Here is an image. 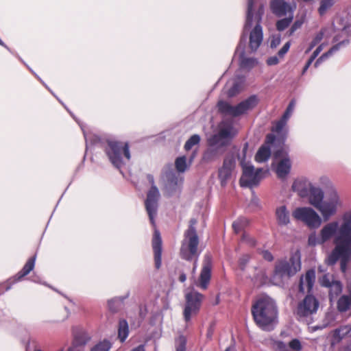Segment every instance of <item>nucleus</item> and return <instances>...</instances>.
<instances>
[{
    "label": "nucleus",
    "instance_id": "f257e3e1",
    "mask_svg": "<svg viewBox=\"0 0 351 351\" xmlns=\"http://www.w3.org/2000/svg\"><path fill=\"white\" fill-rule=\"evenodd\" d=\"M333 239L335 248L328 255L326 263L335 265L340 259L341 271L346 274L351 261V209L344 211L339 220L330 221L323 226L317 236L312 232L308 238L310 246L324 244Z\"/></svg>",
    "mask_w": 351,
    "mask_h": 351
},
{
    "label": "nucleus",
    "instance_id": "f03ea898",
    "mask_svg": "<svg viewBox=\"0 0 351 351\" xmlns=\"http://www.w3.org/2000/svg\"><path fill=\"white\" fill-rule=\"evenodd\" d=\"M251 313L256 326L264 332L273 331L278 324V309L276 301L265 294L252 304Z\"/></svg>",
    "mask_w": 351,
    "mask_h": 351
},
{
    "label": "nucleus",
    "instance_id": "7ed1b4c3",
    "mask_svg": "<svg viewBox=\"0 0 351 351\" xmlns=\"http://www.w3.org/2000/svg\"><path fill=\"white\" fill-rule=\"evenodd\" d=\"M104 152L112 167L123 173L122 169L132 158L129 142L108 138Z\"/></svg>",
    "mask_w": 351,
    "mask_h": 351
},
{
    "label": "nucleus",
    "instance_id": "20e7f679",
    "mask_svg": "<svg viewBox=\"0 0 351 351\" xmlns=\"http://www.w3.org/2000/svg\"><path fill=\"white\" fill-rule=\"evenodd\" d=\"M254 0L247 1L245 21L243 25L239 42L234 51V56L239 53V68L241 69L250 70L257 64V60L256 58H247L245 56V47L247 40L248 32L253 25V19L254 16Z\"/></svg>",
    "mask_w": 351,
    "mask_h": 351
},
{
    "label": "nucleus",
    "instance_id": "39448f33",
    "mask_svg": "<svg viewBox=\"0 0 351 351\" xmlns=\"http://www.w3.org/2000/svg\"><path fill=\"white\" fill-rule=\"evenodd\" d=\"M197 223V220L195 218L190 219L189 227L184 234V237L188 240L187 244L185 245L183 243L180 247V256L182 259L187 261H191L193 258H195V262H197L200 254L197 251L199 237L195 227Z\"/></svg>",
    "mask_w": 351,
    "mask_h": 351
},
{
    "label": "nucleus",
    "instance_id": "423d86ee",
    "mask_svg": "<svg viewBox=\"0 0 351 351\" xmlns=\"http://www.w3.org/2000/svg\"><path fill=\"white\" fill-rule=\"evenodd\" d=\"M273 152V158L278 159L283 152V139L276 136L274 134H268L266 136L264 143L258 148L255 160L258 163H263L269 160Z\"/></svg>",
    "mask_w": 351,
    "mask_h": 351
},
{
    "label": "nucleus",
    "instance_id": "0eeeda50",
    "mask_svg": "<svg viewBox=\"0 0 351 351\" xmlns=\"http://www.w3.org/2000/svg\"><path fill=\"white\" fill-rule=\"evenodd\" d=\"M342 206V202L340 196L335 189H331L328 192L326 197L317 207V210L320 213L322 217L325 220H329L335 215Z\"/></svg>",
    "mask_w": 351,
    "mask_h": 351
},
{
    "label": "nucleus",
    "instance_id": "6e6552de",
    "mask_svg": "<svg viewBox=\"0 0 351 351\" xmlns=\"http://www.w3.org/2000/svg\"><path fill=\"white\" fill-rule=\"evenodd\" d=\"M293 217L303 223L311 230L319 228L322 223V219L319 214L311 207H298L292 213Z\"/></svg>",
    "mask_w": 351,
    "mask_h": 351
},
{
    "label": "nucleus",
    "instance_id": "1a4fd4ad",
    "mask_svg": "<svg viewBox=\"0 0 351 351\" xmlns=\"http://www.w3.org/2000/svg\"><path fill=\"white\" fill-rule=\"evenodd\" d=\"M236 167L237 157L234 153H228L223 158L221 167L218 169V178L222 186H225L232 178L235 172Z\"/></svg>",
    "mask_w": 351,
    "mask_h": 351
},
{
    "label": "nucleus",
    "instance_id": "9d476101",
    "mask_svg": "<svg viewBox=\"0 0 351 351\" xmlns=\"http://www.w3.org/2000/svg\"><path fill=\"white\" fill-rule=\"evenodd\" d=\"M204 295L193 289L185 295L186 304L184 308V318L186 322H189L191 319L193 313L196 314L200 309L201 304Z\"/></svg>",
    "mask_w": 351,
    "mask_h": 351
},
{
    "label": "nucleus",
    "instance_id": "9b49d317",
    "mask_svg": "<svg viewBox=\"0 0 351 351\" xmlns=\"http://www.w3.org/2000/svg\"><path fill=\"white\" fill-rule=\"evenodd\" d=\"M159 197L160 192L158 187L156 186H151L147 193L145 206L150 223L153 226H156L155 217L158 212Z\"/></svg>",
    "mask_w": 351,
    "mask_h": 351
},
{
    "label": "nucleus",
    "instance_id": "f8f14e48",
    "mask_svg": "<svg viewBox=\"0 0 351 351\" xmlns=\"http://www.w3.org/2000/svg\"><path fill=\"white\" fill-rule=\"evenodd\" d=\"M233 127L231 124H228L227 126L220 130L216 134L213 135L208 140V145L219 147V150L222 147L229 145L234 134L232 133Z\"/></svg>",
    "mask_w": 351,
    "mask_h": 351
},
{
    "label": "nucleus",
    "instance_id": "ddd939ff",
    "mask_svg": "<svg viewBox=\"0 0 351 351\" xmlns=\"http://www.w3.org/2000/svg\"><path fill=\"white\" fill-rule=\"evenodd\" d=\"M319 306V301L312 295H307L304 300L298 304L297 308V315L300 317H308L318 310Z\"/></svg>",
    "mask_w": 351,
    "mask_h": 351
},
{
    "label": "nucleus",
    "instance_id": "4468645a",
    "mask_svg": "<svg viewBox=\"0 0 351 351\" xmlns=\"http://www.w3.org/2000/svg\"><path fill=\"white\" fill-rule=\"evenodd\" d=\"M36 259V254L30 257L23 268L14 276L8 279L3 285L5 286V290L9 291L12 287L16 282L21 281L25 276L28 275L34 268Z\"/></svg>",
    "mask_w": 351,
    "mask_h": 351
},
{
    "label": "nucleus",
    "instance_id": "2eb2a0df",
    "mask_svg": "<svg viewBox=\"0 0 351 351\" xmlns=\"http://www.w3.org/2000/svg\"><path fill=\"white\" fill-rule=\"evenodd\" d=\"M164 188L168 196H173L178 189L177 173L171 167L165 173Z\"/></svg>",
    "mask_w": 351,
    "mask_h": 351
},
{
    "label": "nucleus",
    "instance_id": "dca6fc26",
    "mask_svg": "<svg viewBox=\"0 0 351 351\" xmlns=\"http://www.w3.org/2000/svg\"><path fill=\"white\" fill-rule=\"evenodd\" d=\"M212 258L209 254H206L204 258V263L200 271L199 281V287L206 289L211 278Z\"/></svg>",
    "mask_w": 351,
    "mask_h": 351
},
{
    "label": "nucleus",
    "instance_id": "f3484780",
    "mask_svg": "<svg viewBox=\"0 0 351 351\" xmlns=\"http://www.w3.org/2000/svg\"><path fill=\"white\" fill-rule=\"evenodd\" d=\"M285 276V258L280 259L275 265L274 272L269 278L270 285H276L283 287V280Z\"/></svg>",
    "mask_w": 351,
    "mask_h": 351
},
{
    "label": "nucleus",
    "instance_id": "a211bd4d",
    "mask_svg": "<svg viewBox=\"0 0 351 351\" xmlns=\"http://www.w3.org/2000/svg\"><path fill=\"white\" fill-rule=\"evenodd\" d=\"M315 282V271L310 269L307 271L304 276H302L300 279L299 291L304 293L305 292H311Z\"/></svg>",
    "mask_w": 351,
    "mask_h": 351
},
{
    "label": "nucleus",
    "instance_id": "6ab92c4d",
    "mask_svg": "<svg viewBox=\"0 0 351 351\" xmlns=\"http://www.w3.org/2000/svg\"><path fill=\"white\" fill-rule=\"evenodd\" d=\"M259 103L258 97L255 95H251L246 99L242 100L237 104L239 117L245 114L249 110H253Z\"/></svg>",
    "mask_w": 351,
    "mask_h": 351
},
{
    "label": "nucleus",
    "instance_id": "aec40b11",
    "mask_svg": "<svg viewBox=\"0 0 351 351\" xmlns=\"http://www.w3.org/2000/svg\"><path fill=\"white\" fill-rule=\"evenodd\" d=\"M262 168H257L252 172V175H249L246 178L241 177L239 180L240 186L242 188H250L252 189L259 184L261 180L262 179Z\"/></svg>",
    "mask_w": 351,
    "mask_h": 351
},
{
    "label": "nucleus",
    "instance_id": "412c9836",
    "mask_svg": "<svg viewBox=\"0 0 351 351\" xmlns=\"http://www.w3.org/2000/svg\"><path fill=\"white\" fill-rule=\"evenodd\" d=\"M246 81V77L243 75H236L232 79L231 86L224 90L228 98H232L239 95L243 90Z\"/></svg>",
    "mask_w": 351,
    "mask_h": 351
},
{
    "label": "nucleus",
    "instance_id": "4be33fe9",
    "mask_svg": "<svg viewBox=\"0 0 351 351\" xmlns=\"http://www.w3.org/2000/svg\"><path fill=\"white\" fill-rule=\"evenodd\" d=\"M162 239L159 230H155L152 239V247L154 253V262L156 269H159L162 263Z\"/></svg>",
    "mask_w": 351,
    "mask_h": 351
},
{
    "label": "nucleus",
    "instance_id": "5701e85b",
    "mask_svg": "<svg viewBox=\"0 0 351 351\" xmlns=\"http://www.w3.org/2000/svg\"><path fill=\"white\" fill-rule=\"evenodd\" d=\"M263 38V28L261 24L256 23L250 34L249 47L252 51H256L260 47Z\"/></svg>",
    "mask_w": 351,
    "mask_h": 351
},
{
    "label": "nucleus",
    "instance_id": "b1692460",
    "mask_svg": "<svg viewBox=\"0 0 351 351\" xmlns=\"http://www.w3.org/2000/svg\"><path fill=\"white\" fill-rule=\"evenodd\" d=\"M130 295V292L128 291L124 295L115 296L107 300V308L108 311L114 314L121 311L125 304V300Z\"/></svg>",
    "mask_w": 351,
    "mask_h": 351
},
{
    "label": "nucleus",
    "instance_id": "393cba45",
    "mask_svg": "<svg viewBox=\"0 0 351 351\" xmlns=\"http://www.w3.org/2000/svg\"><path fill=\"white\" fill-rule=\"evenodd\" d=\"M301 269V255L299 250L291 254V256L287 261V275L293 276Z\"/></svg>",
    "mask_w": 351,
    "mask_h": 351
},
{
    "label": "nucleus",
    "instance_id": "a878e982",
    "mask_svg": "<svg viewBox=\"0 0 351 351\" xmlns=\"http://www.w3.org/2000/svg\"><path fill=\"white\" fill-rule=\"evenodd\" d=\"M223 154V152L219 147H215L208 145L202 156V162L205 164H210L217 161Z\"/></svg>",
    "mask_w": 351,
    "mask_h": 351
},
{
    "label": "nucleus",
    "instance_id": "bb28decb",
    "mask_svg": "<svg viewBox=\"0 0 351 351\" xmlns=\"http://www.w3.org/2000/svg\"><path fill=\"white\" fill-rule=\"evenodd\" d=\"M313 184L306 179H297L292 185V190L301 197H306Z\"/></svg>",
    "mask_w": 351,
    "mask_h": 351
},
{
    "label": "nucleus",
    "instance_id": "cd10ccee",
    "mask_svg": "<svg viewBox=\"0 0 351 351\" xmlns=\"http://www.w3.org/2000/svg\"><path fill=\"white\" fill-rule=\"evenodd\" d=\"M306 197H308L309 204L315 208H317L324 199V193L321 188L315 186L313 184Z\"/></svg>",
    "mask_w": 351,
    "mask_h": 351
},
{
    "label": "nucleus",
    "instance_id": "c85d7f7f",
    "mask_svg": "<svg viewBox=\"0 0 351 351\" xmlns=\"http://www.w3.org/2000/svg\"><path fill=\"white\" fill-rule=\"evenodd\" d=\"M271 167L279 178L282 180H285V153L284 148L282 154L280 158L278 159L273 158Z\"/></svg>",
    "mask_w": 351,
    "mask_h": 351
},
{
    "label": "nucleus",
    "instance_id": "c756f323",
    "mask_svg": "<svg viewBox=\"0 0 351 351\" xmlns=\"http://www.w3.org/2000/svg\"><path fill=\"white\" fill-rule=\"evenodd\" d=\"M218 112L221 114L230 115L232 117H238V111L237 105L232 106L229 102L224 100H219L217 104Z\"/></svg>",
    "mask_w": 351,
    "mask_h": 351
},
{
    "label": "nucleus",
    "instance_id": "7c9ffc66",
    "mask_svg": "<svg viewBox=\"0 0 351 351\" xmlns=\"http://www.w3.org/2000/svg\"><path fill=\"white\" fill-rule=\"evenodd\" d=\"M90 339L91 337L86 331L84 330L76 331L73 334L72 347L74 348L77 347L84 346Z\"/></svg>",
    "mask_w": 351,
    "mask_h": 351
},
{
    "label": "nucleus",
    "instance_id": "2f4dec72",
    "mask_svg": "<svg viewBox=\"0 0 351 351\" xmlns=\"http://www.w3.org/2000/svg\"><path fill=\"white\" fill-rule=\"evenodd\" d=\"M349 43V41L348 40H343L342 42H340L336 45H335L333 47H332L327 52L323 53L315 62V67H318L319 65L325 60H326L328 57L332 56L335 52L338 51L341 46L343 45H347Z\"/></svg>",
    "mask_w": 351,
    "mask_h": 351
},
{
    "label": "nucleus",
    "instance_id": "473e14b6",
    "mask_svg": "<svg viewBox=\"0 0 351 351\" xmlns=\"http://www.w3.org/2000/svg\"><path fill=\"white\" fill-rule=\"evenodd\" d=\"M348 288L350 294L343 295L337 300V309L339 312H346L351 306V285H349Z\"/></svg>",
    "mask_w": 351,
    "mask_h": 351
},
{
    "label": "nucleus",
    "instance_id": "72a5a7b5",
    "mask_svg": "<svg viewBox=\"0 0 351 351\" xmlns=\"http://www.w3.org/2000/svg\"><path fill=\"white\" fill-rule=\"evenodd\" d=\"M270 9L274 14L280 17L285 15V0H271Z\"/></svg>",
    "mask_w": 351,
    "mask_h": 351
},
{
    "label": "nucleus",
    "instance_id": "f704fd0d",
    "mask_svg": "<svg viewBox=\"0 0 351 351\" xmlns=\"http://www.w3.org/2000/svg\"><path fill=\"white\" fill-rule=\"evenodd\" d=\"M252 281L258 287L270 285L269 278L268 277L266 271L263 269L254 274L252 278Z\"/></svg>",
    "mask_w": 351,
    "mask_h": 351
},
{
    "label": "nucleus",
    "instance_id": "c9c22d12",
    "mask_svg": "<svg viewBox=\"0 0 351 351\" xmlns=\"http://www.w3.org/2000/svg\"><path fill=\"white\" fill-rule=\"evenodd\" d=\"M329 299L330 302H334L337 297L341 293L343 286L339 280L333 281L329 287Z\"/></svg>",
    "mask_w": 351,
    "mask_h": 351
},
{
    "label": "nucleus",
    "instance_id": "e433bc0d",
    "mask_svg": "<svg viewBox=\"0 0 351 351\" xmlns=\"http://www.w3.org/2000/svg\"><path fill=\"white\" fill-rule=\"evenodd\" d=\"M129 334V326L126 319H121L119 322L118 337L121 343L124 342Z\"/></svg>",
    "mask_w": 351,
    "mask_h": 351
},
{
    "label": "nucleus",
    "instance_id": "4c0bfd02",
    "mask_svg": "<svg viewBox=\"0 0 351 351\" xmlns=\"http://www.w3.org/2000/svg\"><path fill=\"white\" fill-rule=\"evenodd\" d=\"M350 332L351 325L342 326L334 330L333 339L337 343H339Z\"/></svg>",
    "mask_w": 351,
    "mask_h": 351
},
{
    "label": "nucleus",
    "instance_id": "58836bf2",
    "mask_svg": "<svg viewBox=\"0 0 351 351\" xmlns=\"http://www.w3.org/2000/svg\"><path fill=\"white\" fill-rule=\"evenodd\" d=\"M285 127V111L282 112L280 120L276 122V123L272 126L271 132L270 134L275 133L278 134V137H281L283 139V142L285 141L283 135L282 134V132Z\"/></svg>",
    "mask_w": 351,
    "mask_h": 351
},
{
    "label": "nucleus",
    "instance_id": "ea45409f",
    "mask_svg": "<svg viewBox=\"0 0 351 351\" xmlns=\"http://www.w3.org/2000/svg\"><path fill=\"white\" fill-rule=\"evenodd\" d=\"M250 224V220L245 217L241 216L233 221L232 226L236 234L239 233L241 230L244 229Z\"/></svg>",
    "mask_w": 351,
    "mask_h": 351
},
{
    "label": "nucleus",
    "instance_id": "a19ab883",
    "mask_svg": "<svg viewBox=\"0 0 351 351\" xmlns=\"http://www.w3.org/2000/svg\"><path fill=\"white\" fill-rule=\"evenodd\" d=\"M112 346V343L108 339H104L93 346L90 351H110Z\"/></svg>",
    "mask_w": 351,
    "mask_h": 351
},
{
    "label": "nucleus",
    "instance_id": "79ce46f5",
    "mask_svg": "<svg viewBox=\"0 0 351 351\" xmlns=\"http://www.w3.org/2000/svg\"><path fill=\"white\" fill-rule=\"evenodd\" d=\"M187 159L185 156H180L175 160V167L178 173H184L188 169Z\"/></svg>",
    "mask_w": 351,
    "mask_h": 351
},
{
    "label": "nucleus",
    "instance_id": "37998d69",
    "mask_svg": "<svg viewBox=\"0 0 351 351\" xmlns=\"http://www.w3.org/2000/svg\"><path fill=\"white\" fill-rule=\"evenodd\" d=\"M239 162L243 169V173L241 176L243 178H246L249 175H252V172L254 171V170L256 169L254 166L252 165L250 162H246V160H245V158L241 159Z\"/></svg>",
    "mask_w": 351,
    "mask_h": 351
},
{
    "label": "nucleus",
    "instance_id": "c03bdc74",
    "mask_svg": "<svg viewBox=\"0 0 351 351\" xmlns=\"http://www.w3.org/2000/svg\"><path fill=\"white\" fill-rule=\"evenodd\" d=\"M201 140L199 134H195L191 135L189 139L186 141L184 148L186 151L191 150L193 146L197 145L199 143Z\"/></svg>",
    "mask_w": 351,
    "mask_h": 351
},
{
    "label": "nucleus",
    "instance_id": "a18cd8bd",
    "mask_svg": "<svg viewBox=\"0 0 351 351\" xmlns=\"http://www.w3.org/2000/svg\"><path fill=\"white\" fill-rule=\"evenodd\" d=\"M276 215L278 225L282 227L285 226V204L276 209Z\"/></svg>",
    "mask_w": 351,
    "mask_h": 351
},
{
    "label": "nucleus",
    "instance_id": "49530a36",
    "mask_svg": "<svg viewBox=\"0 0 351 351\" xmlns=\"http://www.w3.org/2000/svg\"><path fill=\"white\" fill-rule=\"evenodd\" d=\"M335 3L334 0H322L318 12L320 15H324Z\"/></svg>",
    "mask_w": 351,
    "mask_h": 351
},
{
    "label": "nucleus",
    "instance_id": "de8ad7c7",
    "mask_svg": "<svg viewBox=\"0 0 351 351\" xmlns=\"http://www.w3.org/2000/svg\"><path fill=\"white\" fill-rule=\"evenodd\" d=\"M324 48V44H321L320 45H319L317 49L313 51L312 56H311V58H309V60H308V62H306L305 66L304 67L303 69V71L302 73H305L307 69H308V67L310 66V65L313 63V62L314 61V60L317 58V56L319 54V53L322 51Z\"/></svg>",
    "mask_w": 351,
    "mask_h": 351
},
{
    "label": "nucleus",
    "instance_id": "09e8293b",
    "mask_svg": "<svg viewBox=\"0 0 351 351\" xmlns=\"http://www.w3.org/2000/svg\"><path fill=\"white\" fill-rule=\"evenodd\" d=\"M324 35V32L323 30H321L316 34L313 40L310 43L308 49L306 50V53H309L322 40Z\"/></svg>",
    "mask_w": 351,
    "mask_h": 351
},
{
    "label": "nucleus",
    "instance_id": "8fccbe9b",
    "mask_svg": "<svg viewBox=\"0 0 351 351\" xmlns=\"http://www.w3.org/2000/svg\"><path fill=\"white\" fill-rule=\"evenodd\" d=\"M271 346L274 351H285V343L281 340L270 339Z\"/></svg>",
    "mask_w": 351,
    "mask_h": 351
},
{
    "label": "nucleus",
    "instance_id": "3c124183",
    "mask_svg": "<svg viewBox=\"0 0 351 351\" xmlns=\"http://www.w3.org/2000/svg\"><path fill=\"white\" fill-rule=\"evenodd\" d=\"M186 339L183 335H180L176 340V351H186Z\"/></svg>",
    "mask_w": 351,
    "mask_h": 351
},
{
    "label": "nucleus",
    "instance_id": "603ef678",
    "mask_svg": "<svg viewBox=\"0 0 351 351\" xmlns=\"http://www.w3.org/2000/svg\"><path fill=\"white\" fill-rule=\"evenodd\" d=\"M250 261V256L247 254H245L241 255L238 261V265L239 269L243 271L245 270L247 265L249 263Z\"/></svg>",
    "mask_w": 351,
    "mask_h": 351
},
{
    "label": "nucleus",
    "instance_id": "864d4df0",
    "mask_svg": "<svg viewBox=\"0 0 351 351\" xmlns=\"http://www.w3.org/2000/svg\"><path fill=\"white\" fill-rule=\"evenodd\" d=\"M304 16H302L300 19L295 20L293 25L291 27L289 34L292 35L297 29H300L304 22Z\"/></svg>",
    "mask_w": 351,
    "mask_h": 351
},
{
    "label": "nucleus",
    "instance_id": "5fc2aeb1",
    "mask_svg": "<svg viewBox=\"0 0 351 351\" xmlns=\"http://www.w3.org/2000/svg\"><path fill=\"white\" fill-rule=\"evenodd\" d=\"M289 347L293 351H300L302 349L301 341L298 339H293L289 343Z\"/></svg>",
    "mask_w": 351,
    "mask_h": 351
},
{
    "label": "nucleus",
    "instance_id": "6e6d98bb",
    "mask_svg": "<svg viewBox=\"0 0 351 351\" xmlns=\"http://www.w3.org/2000/svg\"><path fill=\"white\" fill-rule=\"evenodd\" d=\"M333 281H335L333 278L330 279L328 274H325L322 276V278L319 280V283L322 287H325L328 288L332 285Z\"/></svg>",
    "mask_w": 351,
    "mask_h": 351
},
{
    "label": "nucleus",
    "instance_id": "4d7b16f0",
    "mask_svg": "<svg viewBox=\"0 0 351 351\" xmlns=\"http://www.w3.org/2000/svg\"><path fill=\"white\" fill-rule=\"evenodd\" d=\"M241 240L247 243L251 247L256 246L257 243V241L254 238L251 237L245 232L243 233Z\"/></svg>",
    "mask_w": 351,
    "mask_h": 351
},
{
    "label": "nucleus",
    "instance_id": "13d9d810",
    "mask_svg": "<svg viewBox=\"0 0 351 351\" xmlns=\"http://www.w3.org/2000/svg\"><path fill=\"white\" fill-rule=\"evenodd\" d=\"M265 13V8L263 4L260 5L256 12L255 14V19L256 21V23L261 24L262 21L263 16Z\"/></svg>",
    "mask_w": 351,
    "mask_h": 351
},
{
    "label": "nucleus",
    "instance_id": "bf43d9fd",
    "mask_svg": "<svg viewBox=\"0 0 351 351\" xmlns=\"http://www.w3.org/2000/svg\"><path fill=\"white\" fill-rule=\"evenodd\" d=\"M293 8L291 5L287 3V27L289 26L290 23L292 21L293 18Z\"/></svg>",
    "mask_w": 351,
    "mask_h": 351
},
{
    "label": "nucleus",
    "instance_id": "052dcab7",
    "mask_svg": "<svg viewBox=\"0 0 351 351\" xmlns=\"http://www.w3.org/2000/svg\"><path fill=\"white\" fill-rule=\"evenodd\" d=\"M249 147V143L247 142H245L243 145V149H242V156H241L239 152H237V154H234L237 157V160H239V161L241 159L246 160V154L248 150Z\"/></svg>",
    "mask_w": 351,
    "mask_h": 351
},
{
    "label": "nucleus",
    "instance_id": "680f3d73",
    "mask_svg": "<svg viewBox=\"0 0 351 351\" xmlns=\"http://www.w3.org/2000/svg\"><path fill=\"white\" fill-rule=\"evenodd\" d=\"M280 34H274L272 35L270 39V47L271 48H276L280 43Z\"/></svg>",
    "mask_w": 351,
    "mask_h": 351
},
{
    "label": "nucleus",
    "instance_id": "e2e57ef3",
    "mask_svg": "<svg viewBox=\"0 0 351 351\" xmlns=\"http://www.w3.org/2000/svg\"><path fill=\"white\" fill-rule=\"evenodd\" d=\"M260 254L262 255L263 258L268 262H271L274 260L273 254L268 250H260Z\"/></svg>",
    "mask_w": 351,
    "mask_h": 351
},
{
    "label": "nucleus",
    "instance_id": "0e129e2a",
    "mask_svg": "<svg viewBox=\"0 0 351 351\" xmlns=\"http://www.w3.org/2000/svg\"><path fill=\"white\" fill-rule=\"evenodd\" d=\"M40 283L43 285H45V286H47V287L51 288V289H53L56 292L58 293L60 295H62L64 298H66L70 302L73 303V300L72 299L69 298L66 295H65L64 293H63L60 291H59L57 289L53 287L52 286L48 285L46 282H40Z\"/></svg>",
    "mask_w": 351,
    "mask_h": 351
},
{
    "label": "nucleus",
    "instance_id": "69168bd1",
    "mask_svg": "<svg viewBox=\"0 0 351 351\" xmlns=\"http://www.w3.org/2000/svg\"><path fill=\"white\" fill-rule=\"evenodd\" d=\"M295 106V100H291L289 104V106L287 107V120L289 119V117L291 115L294 108Z\"/></svg>",
    "mask_w": 351,
    "mask_h": 351
},
{
    "label": "nucleus",
    "instance_id": "338daca9",
    "mask_svg": "<svg viewBox=\"0 0 351 351\" xmlns=\"http://www.w3.org/2000/svg\"><path fill=\"white\" fill-rule=\"evenodd\" d=\"M276 29L279 32L285 30V17L280 19L276 23Z\"/></svg>",
    "mask_w": 351,
    "mask_h": 351
},
{
    "label": "nucleus",
    "instance_id": "774afa93",
    "mask_svg": "<svg viewBox=\"0 0 351 351\" xmlns=\"http://www.w3.org/2000/svg\"><path fill=\"white\" fill-rule=\"evenodd\" d=\"M278 63V58L276 56H271L267 58V64L269 66L276 65Z\"/></svg>",
    "mask_w": 351,
    "mask_h": 351
}]
</instances>
